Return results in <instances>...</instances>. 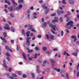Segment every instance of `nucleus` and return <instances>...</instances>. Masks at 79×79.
I'll list each match as a JSON object with an SVG mask.
<instances>
[{
  "label": "nucleus",
  "instance_id": "69168bd1",
  "mask_svg": "<svg viewBox=\"0 0 79 79\" xmlns=\"http://www.w3.org/2000/svg\"><path fill=\"white\" fill-rule=\"evenodd\" d=\"M76 76L77 77H79V72H77Z\"/></svg>",
  "mask_w": 79,
  "mask_h": 79
},
{
  "label": "nucleus",
  "instance_id": "473e14b6",
  "mask_svg": "<svg viewBox=\"0 0 79 79\" xmlns=\"http://www.w3.org/2000/svg\"><path fill=\"white\" fill-rule=\"evenodd\" d=\"M9 10H10V11H13V8L12 7H9Z\"/></svg>",
  "mask_w": 79,
  "mask_h": 79
},
{
  "label": "nucleus",
  "instance_id": "a19ab883",
  "mask_svg": "<svg viewBox=\"0 0 79 79\" xmlns=\"http://www.w3.org/2000/svg\"><path fill=\"white\" fill-rule=\"evenodd\" d=\"M70 20V18H69V17H67V20H66V21L67 22H68V21H69V20Z\"/></svg>",
  "mask_w": 79,
  "mask_h": 79
},
{
  "label": "nucleus",
  "instance_id": "4468645a",
  "mask_svg": "<svg viewBox=\"0 0 79 79\" xmlns=\"http://www.w3.org/2000/svg\"><path fill=\"white\" fill-rule=\"evenodd\" d=\"M69 2L70 4H74V2L73 0H69Z\"/></svg>",
  "mask_w": 79,
  "mask_h": 79
},
{
  "label": "nucleus",
  "instance_id": "2f4dec72",
  "mask_svg": "<svg viewBox=\"0 0 79 79\" xmlns=\"http://www.w3.org/2000/svg\"><path fill=\"white\" fill-rule=\"evenodd\" d=\"M31 12V9H29L27 11V14H29Z\"/></svg>",
  "mask_w": 79,
  "mask_h": 79
},
{
  "label": "nucleus",
  "instance_id": "052dcab7",
  "mask_svg": "<svg viewBox=\"0 0 79 79\" xmlns=\"http://www.w3.org/2000/svg\"><path fill=\"white\" fill-rule=\"evenodd\" d=\"M66 32H67V33H69V30L68 29H66Z\"/></svg>",
  "mask_w": 79,
  "mask_h": 79
},
{
  "label": "nucleus",
  "instance_id": "f03ea898",
  "mask_svg": "<svg viewBox=\"0 0 79 79\" xmlns=\"http://www.w3.org/2000/svg\"><path fill=\"white\" fill-rule=\"evenodd\" d=\"M5 26L6 27H4V28L6 30H10V26L6 23L5 24Z\"/></svg>",
  "mask_w": 79,
  "mask_h": 79
},
{
  "label": "nucleus",
  "instance_id": "4c0bfd02",
  "mask_svg": "<svg viewBox=\"0 0 79 79\" xmlns=\"http://www.w3.org/2000/svg\"><path fill=\"white\" fill-rule=\"evenodd\" d=\"M57 13L58 15H59V16H60V15H61V13H60V11L58 10L57 11Z\"/></svg>",
  "mask_w": 79,
  "mask_h": 79
},
{
  "label": "nucleus",
  "instance_id": "338daca9",
  "mask_svg": "<svg viewBox=\"0 0 79 79\" xmlns=\"http://www.w3.org/2000/svg\"><path fill=\"white\" fill-rule=\"evenodd\" d=\"M36 79H44V77H41L40 78H39L38 77H36Z\"/></svg>",
  "mask_w": 79,
  "mask_h": 79
},
{
  "label": "nucleus",
  "instance_id": "6ab92c4d",
  "mask_svg": "<svg viewBox=\"0 0 79 79\" xmlns=\"http://www.w3.org/2000/svg\"><path fill=\"white\" fill-rule=\"evenodd\" d=\"M11 31H12L13 32H14L15 31V29L14 28L11 27Z\"/></svg>",
  "mask_w": 79,
  "mask_h": 79
},
{
  "label": "nucleus",
  "instance_id": "423d86ee",
  "mask_svg": "<svg viewBox=\"0 0 79 79\" xmlns=\"http://www.w3.org/2000/svg\"><path fill=\"white\" fill-rule=\"evenodd\" d=\"M40 66H37L36 68V71L37 73H41L40 70L39 69Z\"/></svg>",
  "mask_w": 79,
  "mask_h": 79
},
{
  "label": "nucleus",
  "instance_id": "603ef678",
  "mask_svg": "<svg viewBox=\"0 0 79 79\" xmlns=\"http://www.w3.org/2000/svg\"><path fill=\"white\" fill-rule=\"evenodd\" d=\"M35 50H36L39 51V48H38V47H36L35 48Z\"/></svg>",
  "mask_w": 79,
  "mask_h": 79
},
{
  "label": "nucleus",
  "instance_id": "13d9d810",
  "mask_svg": "<svg viewBox=\"0 0 79 79\" xmlns=\"http://www.w3.org/2000/svg\"><path fill=\"white\" fill-rule=\"evenodd\" d=\"M31 15L30 14H29L27 15V16L28 18V19H30V16Z\"/></svg>",
  "mask_w": 79,
  "mask_h": 79
},
{
  "label": "nucleus",
  "instance_id": "8fccbe9b",
  "mask_svg": "<svg viewBox=\"0 0 79 79\" xmlns=\"http://www.w3.org/2000/svg\"><path fill=\"white\" fill-rule=\"evenodd\" d=\"M62 3H64V4L66 3V1H65V0L62 1Z\"/></svg>",
  "mask_w": 79,
  "mask_h": 79
},
{
  "label": "nucleus",
  "instance_id": "ddd939ff",
  "mask_svg": "<svg viewBox=\"0 0 79 79\" xmlns=\"http://www.w3.org/2000/svg\"><path fill=\"white\" fill-rule=\"evenodd\" d=\"M63 54L64 55H65L66 54L67 56H69V54L68 53H66V51H64V52H63Z\"/></svg>",
  "mask_w": 79,
  "mask_h": 79
},
{
  "label": "nucleus",
  "instance_id": "c85d7f7f",
  "mask_svg": "<svg viewBox=\"0 0 79 79\" xmlns=\"http://www.w3.org/2000/svg\"><path fill=\"white\" fill-rule=\"evenodd\" d=\"M50 61L51 62V63L53 64V63H55V61L53 60V59H50Z\"/></svg>",
  "mask_w": 79,
  "mask_h": 79
},
{
  "label": "nucleus",
  "instance_id": "3c124183",
  "mask_svg": "<svg viewBox=\"0 0 79 79\" xmlns=\"http://www.w3.org/2000/svg\"><path fill=\"white\" fill-rule=\"evenodd\" d=\"M67 15H71V13H70V12L69 11H68L67 12Z\"/></svg>",
  "mask_w": 79,
  "mask_h": 79
},
{
  "label": "nucleus",
  "instance_id": "dca6fc26",
  "mask_svg": "<svg viewBox=\"0 0 79 79\" xmlns=\"http://www.w3.org/2000/svg\"><path fill=\"white\" fill-rule=\"evenodd\" d=\"M49 38L51 39H52V40H53L54 39V36H53L52 35H49Z\"/></svg>",
  "mask_w": 79,
  "mask_h": 79
},
{
  "label": "nucleus",
  "instance_id": "e2e57ef3",
  "mask_svg": "<svg viewBox=\"0 0 79 79\" xmlns=\"http://www.w3.org/2000/svg\"><path fill=\"white\" fill-rule=\"evenodd\" d=\"M31 31H33V32H35V30L33 29V28H32L31 30Z\"/></svg>",
  "mask_w": 79,
  "mask_h": 79
},
{
  "label": "nucleus",
  "instance_id": "37998d69",
  "mask_svg": "<svg viewBox=\"0 0 79 79\" xmlns=\"http://www.w3.org/2000/svg\"><path fill=\"white\" fill-rule=\"evenodd\" d=\"M33 52V50H29L28 51V53H31V52Z\"/></svg>",
  "mask_w": 79,
  "mask_h": 79
},
{
  "label": "nucleus",
  "instance_id": "bf43d9fd",
  "mask_svg": "<svg viewBox=\"0 0 79 79\" xmlns=\"http://www.w3.org/2000/svg\"><path fill=\"white\" fill-rule=\"evenodd\" d=\"M37 57V54H35V56L34 58L35 59Z\"/></svg>",
  "mask_w": 79,
  "mask_h": 79
},
{
  "label": "nucleus",
  "instance_id": "2eb2a0df",
  "mask_svg": "<svg viewBox=\"0 0 79 79\" xmlns=\"http://www.w3.org/2000/svg\"><path fill=\"white\" fill-rule=\"evenodd\" d=\"M23 57L24 58V59H25V60H27L26 56V55L25 54V53H23Z\"/></svg>",
  "mask_w": 79,
  "mask_h": 79
},
{
  "label": "nucleus",
  "instance_id": "680f3d73",
  "mask_svg": "<svg viewBox=\"0 0 79 79\" xmlns=\"http://www.w3.org/2000/svg\"><path fill=\"white\" fill-rule=\"evenodd\" d=\"M53 51H58V49L57 48H55L54 49H53Z\"/></svg>",
  "mask_w": 79,
  "mask_h": 79
},
{
  "label": "nucleus",
  "instance_id": "f704fd0d",
  "mask_svg": "<svg viewBox=\"0 0 79 79\" xmlns=\"http://www.w3.org/2000/svg\"><path fill=\"white\" fill-rule=\"evenodd\" d=\"M24 2V1L23 0H19V3H23Z\"/></svg>",
  "mask_w": 79,
  "mask_h": 79
},
{
  "label": "nucleus",
  "instance_id": "09e8293b",
  "mask_svg": "<svg viewBox=\"0 0 79 79\" xmlns=\"http://www.w3.org/2000/svg\"><path fill=\"white\" fill-rule=\"evenodd\" d=\"M10 42L11 44H14V40H10Z\"/></svg>",
  "mask_w": 79,
  "mask_h": 79
},
{
  "label": "nucleus",
  "instance_id": "f8f14e48",
  "mask_svg": "<svg viewBox=\"0 0 79 79\" xmlns=\"http://www.w3.org/2000/svg\"><path fill=\"white\" fill-rule=\"evenodd\" d=\"M28 30L29 29H31V30L32 28V26L29 24L28 25Z\"/></svg>",
  "mask_w": 79,
  "mask_h": 79
},
{
  "label": "nucleus",
  "instance_id": "4be33fe9",
  "mask_svg": "<svg viewBox=\"0 0 79 79\" xmlns=\"http://www.w3.org/2000/svg\"><path fill=\"white\" fill-rule=\"evenodd\" d=\"M2 34H3L4 37H6V32H5L4 33H3V32H2Z\"/></svg>",
  "mask_w": 79,
  "mask_h": 79
},
{
  "label": "nucleus",
  "instance_id": "bb28decb",
  "mask_svg": "<svg viewBox=\"0 0 79 79\" xmlns=\"http://www.w3.org/2000/svg\"><path fill=\"white\" fill-rule=\"evenodd\" d=\"M66 76H67L66 78L67 79H69V74H68V73H66Z\"/></svg>",
  "mask_w": 79,
  "mask_h": 79
},
{
  "label": "nucleus",
  "instance_id": "412c9836",
  "mask_svg": "<svg viewBox=\"0 0 79 79\" xmlns=\"http://www.w3.org/2000/svg\"><path fill=\"white\" fill-rule=\"evenodd\" d=\"M30 31H28L27 33V37H29V34H30Z\"/></svg>",
  "mask_w": 79,
  "mask_h": 79
},
{
  "label": "nucleus",
  "instance_id": "6e6d98bb",
  "mask_svg": "<svg viewBox=\"0 0 79 79\" xmlns=\"http://www.w3.org/2000/svg\"><path fill=\"white\" fill-rule=\"evenodd\" d=\"M77 40V38H76V37L75 39H74L73 42H76Z\"/></svg>",
  "mask_w": 79,
  "mask_h": 79
},
{
  "label": "nucleus",
  "instance_id": "c756f323",
  "mask_svg": "<svg viewBox=\"0 0 79 79\" xmlns=\"http://www.w3.org/2000/svg\"><path fill=\"white\" fill-rule=\"evenodd\" d=\"M5 3H8V5H10V4H11V3L10 2H9V1H5Z\"/></svg>",
  "mask_w": 79,
  "mask_h": 79
},
{
  "label": "nucleus",
  "instance_id": "f257e3e1",
  "mask_svg": "<svg viewBox=\"0 0 79 79\" xmlns=\"http://www.w3.org/2000/svg\"><path fill=\"white\" fill-rule=\"evenodd\" d=\"M73 21H70L69 23H68L67 24H66L65 26H68L70 25L71 27H73Z\"/></svg>",
  "mask_w": 79,
  "mask_h": 79
},
{
  "label": "nucleus",
  "instance_id": "5fc2aeb1",
  "mask_svg": "<svg viewBox=\"0 0 79 79\" xmlns=\"http://www.w3.org/2000/svg\"><path fill=\"white\" fill-rule=\"evenodd\" d=\"M61 36H63V34H64V32L63 31H61Z\"/></svg>",
  "mask_w": 79,
  "mask_h": 79
},
{
  "label": "nucleus",
  "instance_id": "9d476101",
  "mask_svg": "<svg viewBox=\"0 0 79 79\" xmlns=\"http://www.w3.org/2000/svg\"><path fill=\"white\" fill-rule=\"evenodd\" d=\"M0 39H1L2 40L3 42H5V43H6V41L5 38H3L2 37H1Z\"/></svg>",
  "mask_w": 79,
  "mask_h": 79
},
{
  "label": "nucleus",
  "instance_id": "72a5a7b5",
  "mask_svg": "<svg viewBox=\"0 0 79 79\" xmlns=\"http://www.w3.org/2000/svg\"><path fill=\"white\" fill-rule=\"evenodd\" d=\"M59 21H60V22H63V18L62 17H61L59 19Z\"/></svg>",
  "mask_w": 79,
  "mask_h": 79
},
{
  "label": "nucleus",
  "instance_id": "de8ad7c7",
  "mask_svg": "<svg viewBox=\"0 0 79 79\" xmlns=\"http://www.w3.org/2000/svg\"><path fill=\"white\" fill-rule=\"evenodd\" d=\"M76 36L75 35L74 36H72L71 37V38H72V39H75L76 38Z\"/></svg>",
  "mask_w": 79,
  "mask_h": 79
},
{
  "label": "nucleus",
  "instance_id": "6e6552de",
  "mask_svg": "<svg viewBox=\"0 0 79 79\" xmlns=\"http://www.w3.org/2000/svg\"><path fill=\"white\" fill-rule=\"evenodd\" d=\"M3 66L5 67V68H7V66H6V63L5 62V60H4L3 61Z\"/></svg>",
  "mask_w": 79,
  "mask_h": 79
},
{
  "label": "nucleus",
  "instance_id": "393cba45",
  "mask_svg": "<svg viewBox=\"0 0 79 79\" xmlns=\"http://www.w3.org/2000/svg\"><path fill=\"white\" fill-rule=\"evenodd\" d=\"M10 15L11 17H12V18H13V17H15V15L12 13L10 14Z\"/></svg>",
  "mask_w": 79,
  "mask_h": 79
},
{
  "label": "nucleus",
  "instance_id": "c9c22d12",
  "mask_svg": "<svg viewBox=\"0 0 79 79\" xmlns=\"http://www.w3.org/2000/svg\"><path fill=\"white\" fill-rule=\"evenodd\" d=\"M73 55H74V56H76L77 55V53L75 52L74 53H73Z\"/></svg>",
  "mask_w": 79,
  "mask_h": 79
},
{
  "label": "nucleus",
  "instance_id": "e433bc0d",
  "mask_svg": "<svg viewBox=\"0 0 79 79\" xmlns=\"http://www.w3.org/2000/svg\"><path fill=\"white\" fill-rule=\"evenodd\" d=\"M48 11H49V9L48 8L47 10L46 11V12H45V14H47V13H48Z\"/></svg>",
  "mask_w": 79,
  "mask_h": 79
},
{
  "label": "nucleus",
  "instance_id": "1a4fd4ad",
  "mask_svg": "<svg viewBox=\"0 0 79 79\" xmlns=\"http://www.w3.org/2000/svg\"><path fill=\"white\" fill-rule=\"evenodd\" d=\"M6 49L8 51H10V52H12V50L10 49L9 48V47L8 46H6Z\"/></svg>",
  "mask_w": 79,
  "mask_h": 79
},
{
  "label": "nucleus",
  "instance_id": "aec40b11",
  "mask_svg": "<svg viewBox=\"0 0 79 79\" xmlns=\"http://www.w3.org/2000/svg\"><path fill=\"white\" fill-rule=\"evenodd\" d=\"M31 39V37H27L26 38L27 41L29 42V40H30V39Z\"/></svg>",
  "mask_w": 79,
  "mask_h": 79
},
{
  "label": "nucleus",
  "instance_id": "79ce46f5",
  "mask_svg": "<svg viewBox=\"0 0 79 79\" xmlns=\"http://www.w3.org/2000/svg\"><path fill=\"white\" fill-rule=\"evenodd\" d=\"M12 76L15 77H17V76L14 73L12 74Z\"/></svg>",
  "mask_w": 79,
  "mask_h": 79
},
{
  "label": "nucleus",
  "instance_id": "39448f33",
  "mask_svg": "<svg viewBox=\"0 0 79 79\" xmlns=\"http://www.w3.org/2000/svg\"><path fill=\"white\" fill-rule=\"evenodd\" d=\"M23 5L21 4H20L19 5V6L17 7L16 8V11H19L20 9L23 8Z\"/></svg>",
  "mask_w": 79,
  "mask_h": 79
},
{
  "label": "nucleus",
  "instance_id": "20e7f679",
  "mask_svg": "<svg viewBox=\"0 0 79 79\" xmlns=\"http://www.w3.org/2000/svg\"><path fill=\"white\" fill-rule=\"evenodd\" d=\"M52 28L53 31H58V28L56 25H54L52 26Z\"/></svg>",
  "mask_w": 79,
  "mask_h": 79
},
{
  "label": "nucleus",
  "instance_id": "a211bd4d",
  "mask_svg": "<svg viewBox=\"0 0 79 79\" xmlns=\"http://www.w3.org/2000/svg\"><path fill=\"white\" fill-rule=\"evenodd\" d=\"M51 31L53 34H55V35H56L57 34V33H55V31H54L53 30H51Z\"/></svg>",
  "mask_w": 79,
  "mask_h": 79
},
{
  "label": "nucleus",
  "instance_id": "0e129e2a",
  "mask_svg": "<svg viewBox=\"0 0 79 79\" xmlns=\"http://www.w3.org/2000/svg\"><path fill=\"white\" fill-rule=\"evenodd\" d=\"M39 2L40 3H43V1L40 0L39 1Z\"/></svg>",
  "mask_w": 79,
  "mask_h": 79
},
{
  "label": "nucleus",
  "instance_id": "a18cd8bd",
  "mask_svg": "<svg viewBox=\"0 0 79 79\" xmlns=\"http://www.w3.org/2000/svg\"><path fill=\"white\" fill-rule=\"evenodd\" d=\"M3 11L5 12L6 13H8V11H7V10H6L5 9H3Z\"/></svg>",
  "mask_w": 79,
  "mask_h": 79
},
{
  "label": "nucleus",
  "instance_id": "0eeeda50",
  "mask_svg": "<svg viewBox=\"0 0 79 79\" xmlns=\"http://www.w3.org/2000/svg\"><path fill=\"white\" fill-rule=\"evenodd\" d=\"M12 4L15 7H16L18 5V4H17V3L15 1H12Z\"/></svg>",
  "mask_w": 79,
  "mask_h": 79
},
{
  "label": "nucleus",
  "instance_id": "f3484780",
  "mask_svg": "<svg viewBox=\"0 0 79 79\" xmlns=\"http://www.w3.org/2000/svg\"><path fill=\"white\" fill-rule=\"evenodd\" d=\"M46 26H47V23L46 22H44L43 25V27L44 28V27H46Z\"/></svg>",
  "mask_w": 79,
  "mask_h": 79
},
{
  "label": "nucleus",
  "instance_id": "a878e982",
  "mask_svg": "<svg viewBox=\"0 0 79 79\" xmlns=\"http://www.w3.org/2000/svg\"><path fill=\"white\" fill-rule=\"evenodd\" d=\"M22 34L23 35H26V34H25V31H24V29H22Z\"/></svg>",
  "mask_w": 79,
  "mask_h": 79
},
{
  "label": "nucleus",
  "instance_id": "49530a36",
  "mask_svg": "<svg viewBox=\"0 0 79 79\" xmlns=\"http://www.w3.org/2000/svg\"><path fill=\"white\" fill-rule=\"evenodd\" d=\"M77 70H78L79 69V63L77 64Z\"/></svg>",
  "mask_w": 79,
  "mask_h": 79
},
{
  "label": "nucleus",
  "instance_id": "774afa93",
  "mask_svg": "<svg viewBox=\"0 0 79 79\" xmlns=\"http://www.w3.org/2000/svg\"><path fill=\"white\" fill-rule=\"evenodd\" d=\"M76 43L78 45H79V41H77L76 42Z\"/></svg>",
  "mask_w": 79,
  "mask_h": 79
},
{
  "label": "nucleus",
  "instance_id": "5701e85b",
  "mask_svg": "<svg viewBox=\"0 0 79 79\" xmlns=\"http://www.w3.org/2000/svg\"><path fill=\"white\" fill-rule=\"evenodd\" d=\"M42 7H43L44 9H47V7L45 6V5L44 4L42 5Z\"/></svg>",
  "mask_w": 79,
  "mask_h": 79
},
{
  "label": "nucleus",
  "instance_id": "4d7b16f0",
  "mask_svg": "<svg viewBox=\"0 0 79 79\" xmlns=\"http://www.w3.org/2000/svg\"><path fill=\"white\" fill-rule=\"evenodd\" d=\"M46 37L47 39H49V36H48V35L47 34L46 35Z\"/></svg>",
  "mask_w": 79,
  "mask_h": 79
},
{
  "label": "nucleus",
  "instance_id": "7ed1b4c3",
  "mask_svg": "<svg viewBox=\"0 0 79 79\" xmlns=\"http://www.w3.org/2000/svg\"><path fill=\"white\" fill-rule=\"evenodd\" d=\"M59 21V20L58 19V18L56 17H54V20H52V23H57Z\"/></svg>",
  "mask_w": 79,
  "mask_h": 79
},
{
  "label": "nucleus",
  "instance_id": "ea45409f",
  "mask_svg": "<svg viewBox=\"0 0 79 79\" xmlns=\"http://www.w3.org/2000/svg\"><path fill=\"white\" fill-rule=\"evenodd\" d=\"M23 78H26L27 77V76L26 74H24L23 75Z\"/></svg>",
  "mask_w": 79,
  "mask_h": 79
},
{
  "label": "nucleus",
  "instance_id": "9b49d317",
  "mask_svg": "<svg viewBox=\"0 0 79 79\" xmlns=\"http://www.w3.org/2000/svg\"><path fill=\"white\" fill-rule=\"evenodd\" d=\"M7 76V77L8 78H10V79H14V78L10 76L9 75H10V74L8 73L6 74Z\"/></svg>",
  "mask_w": 79,
  "mask_h": 79
},
{
  "label": "nucleus",
  "instance_id": "c03bdc74",
  "mask_svg": "<svg viewBox=\"0 0 79 79\" xmlns=\"http://www.w3.org/2000/svg\"><path fill=\"white\" fill-rule=\"evenodd\" d=\"M37 37L39 39H40V38L42 37V36L41 35H37Z\"/></svg>",
  "mask_w": 79,
  "mask_h": 79
},
{
  "label": "nucleus",
  "instance_id": "58836bf2",
  "mask_svg": "<svg viewBox=\"0 0 79 79\" xmlns=\"http://www.w3.org/2000/svg\"><path fill=\"white\" fill-rule=\"evenodd\" d=\"M56 14L54 13V14H51V16H56Z\"/></svg>",
  "mask_w": 79,
  "mask_h": 79
},
{
  "label": "nucleus",
  "instance_id": "864d4df0",
  "mask_svg": "<svg viewBox=\"0 0 79 79\" xmlns=\"http://www.w3.org/2000/svg\"><path fill=\"white\" fill-rule=\"evenodd\" d=\"M6 56H10V54L8 52H7L6 53Z\"/></svg>",
  "mask_w": 79,
  "mask_h": 79
},
{
  "label": "nucleus",
  "instance_id": "7c9ffc66",
  "mask_svg": "<svg viewBox=\"0 0 79 79\" xmlns=\"http://www.w3.org/2000/svg\"><path fill=\"white\" fill-rule=\"evenodd\" d=\"M27 45L28 46H29L30 45V41H27Z\"/></svg>",
  "mask_w": 79,
  "mask_h": 79
},
{
  "label": "nucleus",
  "instance_id": "b1692460",
  "mask_svg": "<svg viewBox=\"0 0 79 79\" xmlns=\"http://www.w3.org/2000/svg\"><path fill=\"white\" fill-rule=\"evenodd\" d=\"M32 77L33 79H35V75L34 73H31Z\"/></svg>",
  "mask_w": 79,
  "mask_h": 79
},
{
  "label": "nucleus",
  "instance_id": "cd10ccee",
  "mask_svg": "<svg viewBox=\"0 0 79 79\" xmlns=\"http://www.w3.org/2000/svg\"><path fill=\"white\" fill-rule=\"evenodd\" d=\"M43 50L45 51L46 50H47V47H44L43 48Z\"/></svg>",
  "mask_w": 79,
  "mask_h": 79
}]
</instances>
